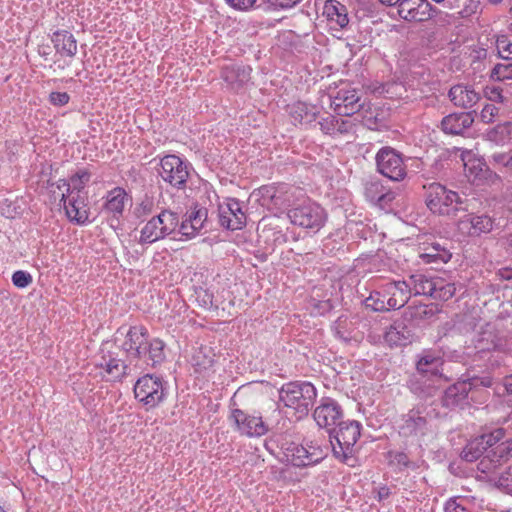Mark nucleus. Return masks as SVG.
Instances as JSON below:
<instances>
[{
	"label": "nucleus",
	"instance_id": "f257e3e1",
	"mask_svg": "<svg viewBox=\"0 0 512 512\" xmlns=\"http://www.w3.org/2000/svg\"><path fill=\"white\" fill-rule=\"evenodd\" d=\"M361 425L355 420H341L328 433L333 455L343 463L353 466L354 445L360 438Z\"/></svg>",
	"mask_w": 512,
	"mask_h": 512
},
{
	"label": "nucleus",
	"instance_id": "f03ea898",
	"mask_svg": "<svg viewBox=\"0 0 512 512\" xmlns=\"http://www.w3.org/2000/svg\"><path fill=\"white\" fill-rule=\"evenodd\" d=\"M278 408L272 404V410L259 412V415L249 414L241 409H233L230 420L235 429L247 437H261L270 430L271 422L279 416Z\"/></svg>",
	"mask_w": 512,
	"mask_h": 512
},
{
	"label": "nucleus",
	"instance_id": "7ed1b4c3",
	"mask_svg": "<svg viewBox=\"0 0 512 512\" xmlns=\"http://www.w3.org/2000/svg\"><path fill=\"white\" fill-rule=\"evenodd\" d=\"M317 396L315 387L309 382H290L281 388L279 399L284 406L291 408L297 418L308 415Z\"/></svg>",
	"mask_w": 512,
	"mask_h": 512
},
{
	"label": "nucleus",
	"instance_id": "20e7f679",
	"mask_svg": "<svg viewBox=\"0 0 512 512\" xmlns=\"http://www.w3.org/2000/svg\"><path fill=\"white\" fill-rule=\"evenodd\" d=\"M426 191V205L431 212L439 215H456L459 210H466L463 207L464 201L458 193L448 190L445 186L433 182L423 185Z\"/></svg>",
	"mask_w": 512,
	"mask_h": 512
},
{
	"label": "nucleus",
	"instance_id": "39448f33",
	"mask_svg": "<svg viewBox=\"0 0 512 512\" xmlns=\"http://www.w3.org/2000/svg\"><path fill=\"white\" fill-rule=\"evenodd\" d=\"M263 205L269 209L284 212L289 210L303 200L304 194L300 188L288 185L278 184L263 186L259 189Z\"/></svg>",
	"mask_w": 512,
	"mask_h": 512
},
{
	"label": "nucleus",
	"instance_id": "423d86ee",
	"mask_svg": "<svg viewBox=\"0 0 512 512\" xmlns=\"http://www.w3.org/2000/svg\"><path fill=\"white\" fill-rule=\"evenodd\" d=\"M287 216L292 224L314 232L319 231L327 220V214L319 204L306 200L289 209Z\"/></svg>",
	"mask_w": 512,
	"mask_h": 512
},
{
	"label": "nucleus",
	"instance_id": "0eeeda50",
	"mask_svg": "<svg viewBox=\"0 0 512 512\" xmlns=\"http://www.w3.org/2000/svg\"><path fill=\"white\" fill-rule=\"evenodd\" d=\"M179 224L177 213L163 210L152 217L142 228L139 242L154 243L175 231Z\"/></svg>",
	"mask_w": 512,
	"mask_h": 512
},
{
	"label": "nucleus",
	"instance_id": "6e6552de",
	"mask_svg": "<svg viewBox=\"0 0 512 512\" xmlns=\"http://www.w3.org/2000/svg\"><path fill=\"white\" fill-rule=\"evenodd\" d=\"M330 99L331 108L340 116H351L364 106L361 93L349 85L342 86L335 93L330 94Z\"/></svg>",
	"mask_w": 512,
	"mask_h": 512
},
{
	"label": "nucleus",
	"instance_id": "1a4fd4ad",
	"mask_svg": "<svg viewBox=\"0 0 512 512\" xmlns=\"http://www.w3.org/2000/svg\"><path fill=\"white\" fill-rule=\"evenodd\" d=\"M134 394L147 408H154L164 399L165 389L160 378L145 375L137 380Z\"/></svg>",
	"mask_w": 512,
	"mask_h": 512
},
{
	"label": "nucleus",
	"instance_id": "9d476101",
	"mask_svg": "<svg viewBox=\"0 0 512 512\" xmlns=\"http://www.w3.org/2000/svg\"><path fill=\"white\" fill-rule=\"evenodd\" d=\"M377 170L393 181H401L406 175L402 157L391 147H384L376 154Z\"/></svg>",
	"mask_w": 512,
	"mask_h": 512
},
{
	"label": "nucleus",
	"instance_id": "9b49d317",
	"mask_svg": "<svg viewBox=\"0 0 512 512\" xmlns=\"http://www.w3.org/2000/svg\"><path fill=\"white\" fill-rule=\"evenodd\" d=\"M158 173L163 181L178 189L185 187L189 177L187 164L176 155L164 156L160 161Z\"/></svg>",
	"mask_w": 512,
	"mask_h": 512
},
{
	"label": "nucleus",
	"instance_id": "f8f14e48",
	"mask_svg": "<svg viewBox=\"0 0 512 512\" xmlns=\"http://www.w3.org/2000/svg\"><path fill=\"white\" fill-rule=\"evenodd\" d=\"M492 380L490 377H473L467 380L459 381L446 389L443 402L446 406H455L462 402L468 396V393L480 386L490 387Z\"/></svg>",
	"mask_w": 512,
	"mask_h": 512
},
{
	"label": "nucleus",
	"instance_id": "ddd939ff",
	"mask_svg": "<svg viewBox=\"0 0 512 512\" xmlns=\"http://www.w3.org/2000/svg\"><path fill=\"white\" fill-rule=\"evenodd\" d=\"M399 17L407 22H425L436 11L428 0H402L396 7Z\"/></svg>",
	"mask_w": 512,
	"mask_h": 512
},
{
	"label": "nucleus",
	"instance_id": "4468645a",
	"mask_svg": "<svg viewBox=\"0 0 512 512\" xmlns=\"http://www.w3.org/2000/svg\"><path fill=\"white\" fill-rule=\"evenodd\" d=\"M313 417L319 427L325 428L329 432L342 420L343 412L335 400L324 398L315 408Z\"/></svg>",
	"mask_w": 512,
	"mask_h": 512
},
{
	"label": "nucleus",
	"instance_id": "2eb2a0df",
	"mask_svg": "<svg viewBox=\"0 0 512 512\" xmlns=\"http://www.w3.org/2000/svg\"><path fill=\"white\" fill-rule=\"evenodd\" d=\"M148 333L143 326H132L125 335L121 347L131 358L141 359L147 353Z\"/></svg>",
	"mask_w": 512,
	"mask_h": 512
},
{
	"label": "nucleus",
	"instance_id": "dca6fc26",
	"mask_svg": "<svg viewBox=\"0 0 512 512\" xmlns=\"http://www.w3.org/2000/svg\"><path fill=\"white\" fill-rule=\"evenodd\" d=\"M219 222L222 227L232 231L245 226L246 215L238 200L228 199L227 202L219 205Z\"/></svg>",
	"mask_w": 512,
	"mask_h": 512
},
{
	"label": "nucleus",
	"instance_id": "f3484780",
	"mask_svg": "<svg viewBox=\"0 0 512 512\" xmlns=\"http://www.w3.org/2000/svg\"><path fill=\"white\" fill-rule=\"evenodd\" d=\"M326 451L320 445L310 442L306 446L295 447L290 455L292 465L305 467L316 464L324 459Z\"/></svg>",
	"mask_w": 512,
	"mask_h": 512
},
{
	"label": "nucleus",
	"instance_id": "a211bd4d",
	"mask_svg": "<svg viewBox=\"0 0 512 512\" xmlns=\"http://www.w3.org/2000/svg\"><path fill=\"white\" fill-rule=\"evenodd\" d=\"M384 294L388 296L387 304L392 309L402 308L410 299L412 289L409 282L391 281L384 286Z\"/></svg>",
	"mask_w": 512,
	"mask_h": 512
},
{
	"label": "nucleus",
	"instance_id": "6ab92c4d",
	"mask_svg": "<svg viewBox=\"0 0 512 512\" xmlns=\"http://www.w3.org/2000/svg\"><path fill=\"white\" fill-rule=\"evenodd\" d=\"M448 96L455 106L463 109L472 108L481 99L479 92L471 86L463 84L452 86L449 90Z\"/></svg>",
	"mask_w": 512,
	"mask_h": 512
},
{
	"label": "nucleus",
	"instance_id": "aec40b11",
	"mask_svg": "<svg viewBox=\"0 0 512 512\" xmlns=\"http://www.w3.org/2000/svg\"><path fill=\"white\" fill-rule=\"evenodd\" d=\"M459 230L471 236L489 233L493 229V220L487 215H467L458 224Z\"/></svg>",
	"mask_w": 512,
	"mask_h": 512
},
{
	"label": "nucleus",
	"instance_id": "412c9836",
	"mask_svg": "<svg viewBox=\"0 0 512 512\" xmlns=\"http://www.w3.org/2000/svg\"><path fill=\"white\" fill-rule=\"evenodd\" d=\"M323 15L333 29H343L349 24L347 7L337 0H327L323 7Z\"/></svg>",
	"mask_w": 512,
	"mask_h": 512
},
{
	"label": "nucleus",
	"instance_id": "4be33fe9",
	"mask_svg": "<svg viewBox=\"0 0 512 512\" xmlns=\"http://www.w3.org/2000/svg\"><path fill=\"white\" fill-rule=\"evenodd\" d=\"M102 371V377L107 381H117L122 379L129 373V367L120 359L112 355L103 356L99 363H97Z\"/></svg>",
	"mask_w": 512,
	"mask_h": 512
},
{
	"label": "nucleus",
	"instance_id": "5701e85b",
	"mask_svg": "<svg viewBox=\"0 0 512 512\" xmlns=\"http://www.w3.org/2000/svg\"><path fill=\"white\" fill-rule=\"evenodd\" d=\"M365 196L382 209L388 207L395 199V193L386 189L378 180H371L365 184Z\"/></svg>",
	"mask_w": 512,
	"mask_h": 512
},
{
	"label": "nucleus",
	"instance_id": "b1692460",
	"mask_svg": "<svg viewBox=\"0 0 512 512\" xmlns=\"http://www.w3.org/2000/svg\"><path fill=\"white\" fill-rule=\"evenodd\" d=\"M474 113L475 111L450 114L443 118L441 128L447 134H461L473 124Z\"/></svg>",
	"mask_w": 512,
	"mask_h": 512
},
{
	"label": "nucleus",
	"instance_id": "393cba45",
	"mask_svg": "<svg viewBox=\"0 0 512 512\" xmlns=\"http://www.w3.org/2000/svg\"><path fill=\"white\" fill-rule=\"evenodd\" d=\"M207 220V209L195 207L187 212L186 218L180 225V232L187 238L194 237L204 226Z\"/></svg>",
	"mask_w": 512,
	"mask_h": 512
},
{
	"label": "nucleus",
	"instance_id": "a878e982",
	"mask_svg": "<svg viewBox=\"0 0 512 512\" xmlns=\"http://www.w3.org/2000/svg\"><path fill=\"white\" fill-rule=\"evenodd\" d=\"M251 68L230 64L222 69V78L234 90L242 88L250 80Z\"/></svg>",
	"mask_w": 512,
	"mask_h": 512
},
{
	"label": "nucleus",
	"instance_id": "bb28decb",
	"mask_svg": "<svg viewBox=\"0 0 512 512\" xmlns=\"http://www.w3.org/2000/svg\"><path fill=\"white\" fill-rule=\"evenodd\" d=\"M63 207L68 218L72 221H76L77 223H84L88 219L84 201L83 199H80L79 193L75 192L74 190L68 194V199L65 200V205Z\"/></svg>",
	"mask_w": 512,
	"mask_h": 512
},
{
	"label": "nucleus",
	"instance_id": "cd10ccee",
	"mask_svg": "<svg viewBox=\"0 0 512 512\" xmlns=\"http://www.w3.org/2000/svg\"><path fill=\"white\" fill-rule=\"evenodd\" d=\"M319 110L305 102H296L290 107V116L295 123L310 124L315 121Z\"/></svg>",
	"mask_w": 512,
	"mask_h": 512
},
{
	"label": "nucleus",
	"instance_id": "c85d7f7f",
	"mask_svg": "<svg viewBox=\"0 0 512 512\" xmlns=\"http://www.w3.org/2000/svg\"><path fill=\"white\" fill-rule=\"evenodd\" d=\"M52 42L57 53L73 57L77 52V42L74 36L68 31H57L53 34Z\"/></svg>",
	"mask_w": 512,
	"mask_h": 512
},
{
	"label": "nucleus",
	"instance_id": "c756f323",
	"mask_svg": "<svg viewBox=\"0 0 512 512\" xmlns=\"http://www.w3.org/2000/svg\"><path fill=\"white\" fill-rule=\"evenodd\" d=\"M439 312L440 309L437 304H418L407 307L405 316L410 321L419 323L421 321L430 320Z\"/></svg>",
	"mask_w": 512,
	"mask_h": 512
},
{
	"label": "nucleus",
	"instance_id": "7c9ffc66",
	"mask_svg": "<svg viewBox=\"0 0 512 512\" xmlns=\"http://www.w3.org/2000/svg\"><path fill=\"white\" fill-rule=\"evenodd\" d=\"M426 426V419L417 412L410 411L404 419V423L400 426V433L405 436H413L423 434Z\"/></svg>",
	"mask_w": 512,
	"mask_h": 512
},
{
	"label": "nucleus",
	"instance_id": "2f4dec72",
	"mask_svg": "<svg viewBox=\"0 0 512 512\" xmlns=\"http://www.w3.org/2000/svg\"><path fill=\"white\" fill-rule=\"evenodd\" d=\"M409 284L414 295H424L433 298L436 287V278H428L423 274H413L409 277Z\"/></svg>",
	"mask_w": 512,
	"mask_h": 512
},
{
	"label": "nucleus",
	"instance_id": "473e14b6",
	"mask_svg": "<svg viewBox=\"0 0 512 512\" xmlns=\"http://www.w3.org/2000/svg\"><path fill=\"white\" fill-rule=\"evenodd\" d=\"M442 364L443 360L439 355H436L430 351H425L417 362V370L422 374L430 373L437 375Z\"/></svg>",
	"mask_w": 512,
	"mask_h": 512
},
{
	"label": "nucleus",
	"instance_id": "72a5a7b5",
	"mask_svg": "<svg viewBox=\"0 0 512 512\" xmlns=\"http://www.w3.org/2000/svg\"><path fill=\"white\" fill-rule=\"evenodd\" d=\"M126 193L122 188H115L107 195L105 208L112 213L121 214L125 206Z\"/></svg>",
	"mask_w": 512,
	"mask_h": 512
},
{
	"label": "nucleus",
	"instance_id": "f704fd0d",
	"mask_svg": "<svg viewBox=\"0 0 512 512\" xmlns=\"http://www.w3.org/2000/svg\"><path fill=\"white\" fill-rule=\"evenodd\" d=\"M486 451L484 442L478 437L471 440L463 449L461 457L467 462L477 460Z\"/></svg>",
	"mask_w": 512,
	"mask_h": 512
},
{
	"label": "nucleus",
	"instance_id": "c9c22d12",
	"mask_svg": "<svg viewBox=\"0 0 512 512\" xmlns=\"http://www.w3.org/2000/svg\"><path fill=\"white\" fill-rule=\"evenodd\" d=\"M489 453L493 456L500 464L508 461L512 457V438L502 440Z\"/></svg>",
	"mask_w": 512,
	"mask_h": 512
},
{
	"label": "nucleus",
	"instance_id": "e433bc0d",
	"mask_svg": "<svg viewBox=\"0 0 512 512\" xmlns=\"http://www.w3.org/2000/svg\"><path fill=\"white\" fill-rule=\"evenodd\" d=\"M164 347V342L160 339H153L148 342L146 354H148L149 359L152 362V366L159 364L164 360Z\"/></svg>",
	"mask_w": 512,
	"mask_h": 512
},
{
	"label": "nucleus",
	"instance_id": "4c0bfd02",
	"mask_svg": "<svg viewBox=\"0 0 512 512\" xmlns=\"http://www.w3.org/2000/svg\"><path fill=\"white\" fill-rule=\"evenodd\" d=\"M455 291V284L447 283L441 278H436V287L433 298L436 300L447 301L454 296Z\"/></svg>",
	"mask_w": 512,
	"mask_h": 512
},
{
	"label": "nucleus",
	"instance_id": "58836bf2",
	"mask_svg": "<svg viewBox=\"0 0 512 512\" xmlns=\"http://www.w3.org/2000/svg\"><path fill=\"white\" fill-rule=\"evenodd\" d=\"M490 77L496 81L512 80V62L496 64L491 70Z\"/></svg>",
	"mask_w": 512,
	"mask_h": 512
},
{
	"label": "nucleus",
	"instance_id": "ea45409f",
	"mask_svg": "<svg viewBox=\"0 0 512 512\" xmlns=\"http://www.w3.org/2000/svg\"><path fill=\"white\" fill-rule=\"evenodd\" d=\"M386 295L381 297V294L379 292H375L374 294H371L366 300L365 305L366 307H370L374 311H389L392 309V307L388 306L387 300H385Z\"/></svg>",
	"mask_w": 512,
	"mask_h": 512
},
{
	"label": "nucleus",
	"instance_id": "a19ab883",
	"mask_svg": "<svg viewBox=\"0 0 512 512\" xmlns=\"http://www.w3.org/2000/svg\"><path fill=\"white\" fill-rule=\"evenodd\" d=\"M50 192L54 200L59 199L60 202H63V206L65 205V200L68 199V194L71 193L70 184H68L65 180H59L57 184H51Z\"/></svg>",
	"mask_w": 512,
	"mask_h": 512
},
{
	"label": "nucleus",
	"instance_id": "79ce46f5",
	"mask_svg": "<svg viewBox=\"0 0 512 512\" xmlns=\"http://www.w3.org/2000/svg\"><path fill=\"white\" fill-rule=\"evenodd\" d=\"M496 49L500 57L504 59L512 58V41L506 35L497 36Z\"/></svg>",
	"mask_w": 512,
	"mask_h": 512
},
{
	"label": "nucleus",
	"instance_id": "37998d69",
	"mask_svg": "<svg viewBox=\"0 0 512 512\" xmlns=\"http://www.w3.org/2000/svg\"><path fill=\"white\" fill-rule=\"evenodd\" d=\"M501 464L496 460L491 454L488 452L477 464V469L482 474H491L493 473L497 467Z\"/></svg>",
	"mask_w": 512,
	"mask_h": 512
},
{
	"label": "nucleus",
	"instance_id": "c03bdc74",
	"mask_svg": "<svg viewBox=\"0 0 512 512\" xmlns=\"http://www.w3.org/2000/svg\"><path fill=\"white\" fill-rule=\"evenodd\" d=\"M505 432L503 429H496L488 434H483L479 436V438L484 442V447L487 450L488 448H494L497 444H499L504 438Z\"/></svg>",
	"mask_w": 512,
	"mask_h": 512
},
{
	"label": "nucleus",
	"instance_id": "a18cd8bd",
	"mask_svg": "<svg viewBox=\"0 0 512 512\" xmlns=\"http://www.w3.org/2000/svg\"><path fill=\"white\" fill-rule=\"evenodd\" d=\"M207 348H199L193 355L192 361L195 366H198L199 368L206 369L207 367L211 366L213 359L211 356H208L206 354Z\"/></svg>",
	"mask_w": 512,
	"mask_h": 512
},
{
	"label": "nucleus",
	"instance_id": "49530a36",
	"mask_svg": "<svg viewBox=\"0 0 512 512\" xmlns=\"http://www.w3.org/2000/svg\"><path fill=\"white\" fill-rule=\"evenodd\" d=\"M156 205L150 197H145L141 203L135 208V215L138 218L148 216L155 211Z\"/></svg>",
	"mask_w": 512,
	"mask_h": 512
},
{
	"label": "nucleus",
	"instance_id": "de8ad7c7",
	"mask_svg": "<svg viewBox=\"0 0 512 512\" xmlns=\"http://www.w3.org/2000/svg\"><path fill=\"white\" fill-rule=\"evenodd\" d=\"M497 485L505 492L512 494V465L499 476Z\"/></svg>",
	"mask_w": 512,
	"mask_h": 512
},
{
	"label": "nucleus",
	"instance_id": "09e8293b",
	"mask_svg": "<svg viewBox=\"0 0 512 512\" xmlns=\"http://www.w3.org/2000/svg\"><path fill=\"white\" fill-rule=\"evenodd\" d=\"M12 282L18 288H25L32 282V276L22 270L14 272Z\"/></svg>",
	"mask_w": 512,
	"mask_h": 512
},
{
	"label": "nucleus",
	"instance_id": "8fccbe9b",
	"mask_svg": "<svg viewBox=\"0 0 512 512\" xmlns=\"http://www.w3.org/2000/svg\"><path fill=\"white\" fill-rule=\"evenodd\" d=\"M499 113V109L494 104H486L481 110L480 117L485 123H492L495 121Z\"/></svg>",
	"mask_w": 512,
	"mask_h": 512
},
{
	"label": "nucleus",
	"instance_id": "3c124183",
	"mask_svg": "<svg viewBox=\"0 0 512 512\" xmlns=\"http://www.w3.org/2000/svg\"><path fill=\"white\" fill-rule=\"evenodd\" d=\"M320 129L330 135L336 134L337 118L329 115L319 121Z\"/></svg>",
	"mask_w": 512,
	"mask_h": 512
},
{
	"label": "nucleus",
	"instance_id": "603ef678",
	"mask_svg": "<svg viewBox=\"0 0 512 512\" xmlns=\"http://www.w3.org/2000/svg\"><path fill=\"white\" fill-rule=\"evenodd\" d=\"M485 96L492 102L503 103L505 101L502 89L499 87L486 88Z\"/></svg>",
	"mask_w": 512,
	"mask_h": 512
},
{
	"label": "nucleus",
	"instance_id": "864d4df0",
	"mask_svg": "<svg viewBox=\"0 0 512 512\" xmlns=\"http://www.w3.org/2000/svg\"><path fill=\"white\" fill-rule=\"evenodd\" d=\"M69 95L66 92H52L49 95V100L53 105L64 106L69 102Z\"/></svg>",
	"mask_w": 512,
	"mask_h": 512
},
{
	"label": "nucleus",
	"instance_id": "5fc2aeb1",
	"mask_svg": "<svg viewBox=\"0 0 512 512\" xmlns=\"http://www.w3.org/2000/svg\"><path fill=\"white\" fill-rule=\"evenodd\" d=\"M89 174L87 172H82L72 177L71 182L73 185V190H77V193L84 187L85 183L89 181Z\"/></svg>",
	"mask_w": 512,
	"mask_h": 512
},
{
	"label": "nucleus",
	"instance_id": "6e6d98bb",
	"mask_svg": "<svg viewBox=\"0 0 512 512\" xmlns=\"http://www.w3.org/2000/svg\"><path fill=\"white\" fill-rule=\"evenodd\" d=\"M227 3L238 10H248L252 8L256 2V0H226Z\"/></svg>",
	"mask_w": 512,
	"mask_h": 512
},
{
	"label": "nucleus",
	"instance_id": "4d7b16f0",
	"mask_svg": "<svg viewBox=\"0 0 512 512\" xmlns=\"http://www.w3.org/2000/svg\"><path fill=\"white\" fill-rule=\"evenodd\" d=\"M445 512H469L465 507L457 502L456 499H450L444 508Z\"/></svg>",
	"mask_w": 512,
	"mask_h": 512
},
{
	"label": "nucleus",
	"instance_id": "13d9d810",
	"mask_svg": "<svg viewBox=\"0 0 512 512\" xmlns=\"http://www.w3.org/2000/svg\"><path fill=\"white\" fill-rule=\"evenodd\" d=\"M336 128V134H344L352 130L353 124L349 120L337 119Z\"/></svg>",
	"mask_w": 512,
	"mask_h": 512
},
{
	"label": "nucleus",
	"instance_id": "bf43d9fd",
	"mask_svg": "<svg viewBox=\"0 0 512 512\" xmlns=\"http://www.w3.org/2000/svg\"><path fill=\"white\" fill-rule=\"evenodd\" d=\"M399 466L407 467L409 464L408 456L405 453H396L392 460Z\"/></svg>",
	"mask_w": 512,
	"mask_h": 512
},
{
	"label": "nucleus",
	"instance_id": "052dcab7",
	"mask_svg": "<svg viewBox=\"0 0 512 512\" xmlns=\"http://www.w3.org/2000/svg\"><path fill=\"white\" fill-rule=\"evenodd\" d=\"M509 157H510V154H506V153H496L493 155V160L498 163V164H501L503 166H507V164L509 163Z\"/></svg>",
	"mask_w": 512,
	"mask_h": 512
},
{
	"label": "nucleus",
	"instance_id": "680f3d73",
	"mask_svg": "<svg viewBox=\"0 0 512 512\" xmlns=\"http://www.w3.org/2000/svg\"><path fill=\"white\" fill-rule=\"evenodd\" d=\"M398 335V331L395 327H391L390 330L386 333V340L389 342L397 343L398 340L396 339V336Z\"/></svg>",
	"mask_w": 512,
	"mask_h": 512
},
{
	"label": "nucleus",
	"instance_id": "e2e57ef3",
	"mask_svg": "<svg viewBox=\"0 0 512 512\" xmlns=\"http://www.w3.org/2000/svg\"><path fill=\"white\" fill-rule=\"evenodd\" d=\"M503 246L506 252L512 255V233L503 239Z\"/></svg>",
	"mask_w": 512,
	"mask_h": 512
},
{
	"label": "nucleus",
	"instance_id": "0e129e2a",
	"mask_svg": "<svg viewBox=\"0 0 512 512\" xmlns=\"http://www.w3.org/2000/svg\"><path fill=\"white\" fill-rule=\"evenodd\" d=\"M421 257L423 259H426V262H428V263L435 261L437 258H440L442 261H446L445 257L442 255H439V254L425 253V254H422Z\"/></svg>",
	"mask_w": 512,
	"mask_h": 512
},
{
	"label": "nucleus",
	"instance_id": "69168bd1",
	"mask_svg": "<svg viewBox=\"0 0 512 512\" xmlns=\"http://www.w3.org/2000/svg\"><path fill=\"white\" fill-rule=\"evenodd\" d=\"M389 495H390L389 488H387V487L379 488V490H378V498H379V500L386 499V498H388Z\"/></svg>",
	"mask_w": 512,
	"mask_h": 512
},
{
	"label": "nucleus",
	"instance_id": "338daca9",
	"mask_svg": "<svg viewBox=\"0 0 512 512\" xmlns=\"http://www.w3.org/2000/svg\"><path fill=\"white\" fill-rule=\"evenodd\" d=\"M473 13H475V10L473 7L471 6H467L465 7L464 9H462L459 14L462 18H465V17H469L470 15H472Z\"/></svg>",
	"mask_w": 512,
	"mask_h": 512
},
{
	"label": "nucleus",
	"instance_id": "774afa93",
	"mask_svg": "<svg viewBox=\"0 0 512 512\" xmlns=\"http://www.w3.org/2000/svg\"><path fill=\"white\" fill-rule=\"evenodd\" d=\"M504 386L509 394H512V375L507 376L504 380Z\"/></svg>",
	"mask_w": 512,
	"mask_h": 512
}]
</instances>
